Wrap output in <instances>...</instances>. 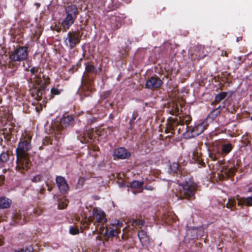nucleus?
<instances>
[{
  "mask_svg": "<svg viewBox=\"0 0 252 252\" xmlns=\"http://www.w3.org/2000/svg\"><path fill=\"white\" fill-rule=\"evenodd\" d=\"M32 136L26 134L24 140L19 143L16 149L17 165L16 169L20 173H24L31 167L32 163L28 151L31 148L30 141Z\"/></svg>",
  "mask_w": 252,
  "mask_h": 252,
  "instance_id": "nucleus-1",
  "label": "nucleus"
},
{
  "mask_svg": "<svg viewBox=\"0 0 252 252\" xmlns=\"http://www.w3.org/2000/svg\"><path fill=\"white\" fill-rule=\"evenodd\" d=\"M28 57V48L26 46H20L9 53V61L7 63L3 60V56L0 59V63L2 65L10 66L9 63L23 62L26 61Z\"/></svg>",
  "mask_w": 252,
  "mask_h": 252,
  "instance_id": "nucleus-2",
  "label": "nucleus"
},
{
  "mask_svg": "<svg viewBox=\"0 0 252 252\" xmlns=\"http://www.w3.org/2000/svg\"><path fill=\"white\" fill-rule=\"evenodd\" d=\"M65 17L62 21V25L63 28V32H65L74 23L79 11L75 4H71L65 7Z\"/></svg>",
  "mask_w": 252,
  "mask_h": 252,
  "instance_id": "nucleus-3",
  "label": "nucleus"
},
{
  "mask_svg": "<svg viewBox=\"0 0 252 252\" xmlns=\"http://www.w3.org/2000/svg\"><path fill=\"white\" fill-rule=\"evenodd\" d=\"M196 189V185L193 182L190 180L186 181L182 184V189L180 190V197L181 198H191Z\"/></svg>",
  "mask_w": 252,
  "mask_h": 252,
  "instance_id": "nucleus-4",
  "label": "nucleus"
},
{
  "mask_svg": "<svg viewBox=\"0 0 252 252\" xmlns=\"http://www.w3.org/2000/svg\"><path fill=\"white\" fill-rule=\"evenodd\" d=\"M109 18L108 24L111 29L113 30H116L119 29L124 23V20L126 18L125 14L119 12H114L113 14H108Z\"/></svg>",
  "mask_w": 252,
  "mask_h": 252,
  "instance_id": "nucleus-5",
  "label": "nucleus"
},
{
  "mask_svg": "<svg viewBox=\"0 0 252 252\" xmlns=\"http://www.w3.org/2000/svg\"><path fill=\"white\" fill-rule=\"evenodd\" d=\"M81 36L78 31L69 32L67 34L66 37L64 38L65 45L70 49L74 48L80 43Z\"/></svg>",
  "mask_w": 252,
  "mask_h": 252,
  "instance_id": "nucleus-6",
  "label": "nucleus"
},
{
  "mask_svg": "<svg viewBox=\"0 0 252 252\" xmlns=\"http://www.w3.org/2000/svg\"><path fill=\"white\" fill-rule=\"evenodd\" d=\"M208 125V123L204 121L194 127H188V129L184 133L185 137L187 138H191L199 135L204 131Z\"/></svg>",
  "mask_w": 252,
  "mask_h": 252,
  "instance_id": "nucleus-7",
  "label": "nucleus"
},
{
  "mask_svg": "<svg viewBox=\"0 0 252 252\" xmlns=\"http://www.w3.org/2000/svg\"><path fill=\"white\" fill-rule=\"evenodd\" d=\"M183 123L181 121V119L179 117V119L171 118L168 120L165 132L167 134H170L167 135L168 137L171 136L174 133V130L176 127L181 125L183 126Z\"/></svg>",
  "mask_w": 252,
  "mask_h": 252,
  "instance_id": "nucleus-8",
  "label": "nucleus"
},
{
  "mask_svg": "<svg viewBox=\"0 0 252 252\" xmlns=\"http://www.w3.org/2000/svg\"><path fill=\"white\" fill-rule=\"evenodd\" d=\"M232 149V145L230 143L224 144L222 145L221 151L217 149L214 150L213 152L210 154V157L214 160H217L220 158L221 154H227L229 153Z\"/></svg>",
  "mask_w": 252,
  "mask_h": 252,
  "instance_id": "nucleus-9",
  "label": "nucleus"
},
{
  "mask_svg": "<svg viewBox=\"0 0 252 252\" xmlns=\"http://www.w3.org/2000/svg\"><path fill=\"white\" fill-rule=\"evenodd\" d=\"M48 83L46 80H34L33 85L37 90L38 96H41L45 93Z\"/></svg>",
  "mask_w": 252,
  "mask_h": 252,
  "instance_id": "nucleus-10",
  "label": "nucleus"
},
{
  "mask_svg": "<svg viewBox=\"0 0 252 252\" xmlns=\"http://www.w3.org/2000/svg\"><path fill=\"white\" fill-rule=\"evenodd\" d=\"M93 219L95 220L94 224L96 227L98 226L96 223H100L103 224L106 221L105 213L101 210L94 208L93 211Z\"/></svg>",
  "mask_w": 252,
  "mask_h": 252,
  "instance_id": "nucleus-11",
  "label": "nucleus"
},
{
  "mask_svg": "<svg viewBox=\"0 0 252 252\" xmlns=\"http://www.w3.org/2000/svg\"><path fill=\"white\" fill-rule=\"evenodd\" d=\"M99 135V131L95 130L94 131V130H91L87 133H85L80 134L78 136V138L82 143H87L91 142V140L94 137H95L96 136H98Z\"/></svg>",
  "mask_w": 252,
  "mask_h": 252,
  "instance_id": "nucleus-12",
  "label": "nucleus"
},
{
  "mask_svg": "<svg viewBox=\"0 0 252 252\" xmlns=\"http://www.w3.org/2000/svg\"><path fill=\"white\" fill-rule=\"evenodd\" d=\"M120 231V228H111L109 230L108 228L104 226H100L99 227V232L101 234L108 237L115 236L118 234Z\"/></svg>",
  "mask_w": 252,
  "mask_h": 252,
  "instance_id": "nucleus-13",
  "label": "nucleus"
},
{
  "mask_svg": "<svg viewBox=\"0 0 252 252\" xmlns=\"http://www.w3.org/2000/svg\"><path fill=\"white\" fill-rule=\"evenodd\" d=\"M56 182L61 192L65 193L68 191V185L64 178L62 176H58L56 179Z\"/></svg>",
  "mask_w": 252,
  "mask_h": 252,
  "instance_id": "nucleus-14",
  "label": "nucleus"
},
{
  "mask_svg": "<svg viewBox=\"0 0 252 252\" xmlns=\"http://www.w3.org/2000/svg\"><path fill=\"white\" fill-rule=\"evenodd\" d=\"M130 156L129 153L124 148H119L116 149L114 152V158H117L118 159H125Z\"/></svg>",
  "mask_w": 252,
  "mask_h": 252,
  "instance_id": "nucleus-15",
  "label": "nucleus"
},
{
  "mask_svg": "<svg viewBox=\"0 0 252 252\" xmlns=\"http://www.w3.org/2000/svg\"><path fill=\"white\" fill-rule=\"evenodd\" d=\"M85 70L84 74L86 77H89L91 75H96L97 70L96 67L92 64H85Z\"/></svg>",
  "mask_w": 252,
  "mask_h": 252,
  "instance_id": "nucleus-16",
  "label": "nucleus"
},
{
  "mask_svg": "<svg viewBox=\"0 0 252 252\" xmlns=\"http://www.w3.org/2000/svg\"><path fill=\"white\" fill-rule=\"evenodd\" d=\"M221 112V108L220 107H218L215 110L211 111L207 116L206 119L204 120L205 122H206L208 123V125L212 122L213 121L220 115Z\"/></svg>",
  "mask_w": 252,
  "mask_h": 252,
  "instance_id": "nucleus-17",
  "label": "nucleus"
},
{
  "mask_svg": "<svg viewBox=\"0 0 252 252\" xmlns=\"http://www.w3.org/2000/svg\"><path fill=\"white\" fill-rule=\"evenodd\" d=\"M162 84L161 80H147L146 87L148 89H155L159 87Z\"/></svg>",
  "mask_w": 252,
  "mask_h": 252,
  "instance_id": "nucleus-18",
  "label": "nucleus"
},
{
  "mask_svg": "<svg viewBox=\"0 0 252 252\" xmlns=\"http://www.w3.org/2000/svg\"><path fill=\"white\" fill-rule=\"evenodd\" d=\"M122 3L118 0H111L105 8V11L109 12L121 7Z\"/></svg>",
  "mask_w": 252,
  "mask_h": 252,
  "instance_id": "nucleus-19",
  "label": "nucleus"
},
{
  "mask_svg": "<svg viewBox=\"0 0 252 252\" xmlns=\"http://www.w3.org/2000/svg\"><path fill=\"white\" fill-rule=\"evenodd\" d=\"M235 171V169L230 168H228L225 166H223L220 171V173L222 176V178L226 176H231L233 175Z\"/></svg>",
  "mask_w": 252,
  "mask_h": 252,
  "instance_id": "nucleus-20",
  "label": "nucleus"
},
{
  "mask_svg": "<svg viewBox=\"0 0 252 252\" xmlns=\"http://www.w3.org/2000/svg\"><path fill=\"white\" fill-rule=\"evenodd\" d=\"M73 121V118L71 116L63 118L60 121V125L62 128L66 127L71 125Z\"/></svg>",
  "mask_w": 252,
  "mask_h": 252,
  "instance_id": "nucleus-21",
  "label": "nucleus"
},
{
  "mask_svg": "<svg viewBox=\"0 0 252 252\" xmlns=\"http://www.w3.org/2000/svg\"><path fill=\"white\" fill-rule=\"evenodd\" d=\"M138 236L142 245H146L149 242V237L147 233L143 230L139 231Z\"/></svg>",
  "mask_w": 252,
  "mask_h": 252,
  "instance_id": "nucleus-22",
  "label": "nucleus"
},
{
  "mask_svg": "<svg viewBox=\"0 0 252 252\" xmlns=\"http://www.w3.org/2000/svg\"><path fill=\"white\" fill-rule=\"evenodd\" d=\"M11 204V201L6 197H0V208H9Z\"/></svg>",
  "mask_w": 252,
  "mask_h": 252,
  "instance_id": "nucleus-23",
  "label": "nucleus"
},
{
  "mask_svg": "<svg viewBox=\"0 0 252 252\" xmlns=\"http://www.w3.org/2000/svg\"><path fill=\"white\" fill-rule=\"evenodd\" d=\"M168 97L170 100L173 102H175L177 100L179 96H178V91L176 89H173L170 92H168Z\"/></svg>",
  "mask_w": 252,
  "mask_h": 252,
  "instance_id": "nucleus-24",
  "label": "nucleus"
},
{
  "mask_svg": "<svg viewBox=\"0 0 252 252\" xmlns=\"http://www.w3.org/2000/svg\"><path fill=\"white\" fill-rule=\"evenodd\" d=\"M236 198H230L228 199V202L226 204L225 206L227 208L230 209L231 211H234L236 209Z\"/></svg>",
  "mask_w": 252,
  "mask_h": 252,
  "instance_id": "nucleus-25",
  "label": "nucleus"
},
{
  "mask_svg": "<svg viewBox=\"0 0 252 252\" xmlns=\"http://www.w3.org/2000/svg\"><path fill=\"white\" fill-rule=\"evenodd\" d=\"M228 94H229V97L231 95V94L225 92H221L220 94H218L215 96V101L217 102H220L222 100L224 99Z\"/></svg>",
  "mask_w": 252,
  "mask_h": 252,
  "instance_id": "nucleus-26",
  "label": "nucleus"
},
{
  "mask_svg": "<svg viewBox=\"0 0 252 252\" xmlns=\"http://www.w3.org/2000/svg\"><path fill=\"white\" fill-rule=\"evenodd\" d=\"M25 217H22L20 214H16L14 217V221L19 224H23L26 220H25Z\"/></svg>",
  "mask_w": 252,
  "mask_h": 252,
  "instance_id": "nucleus-27",
  "label": "nucleus"
},
{
  "mask_svg": "<svg viewBox=\"0 0 252 252\" xmlns=\"http://www.w3.org/2000/svg\"><path fill=\"white\" fill-rule=\"evenodd\" d=\"M106 0H94L95 4L98 8L102 9L104 8L105 11V7H107L106 5Z\"/></svg>",
  "mask_w": 252,
  "mask_h": 252,
  "instance_id": "nucleus-28",
  "label": "nucleus"
},
{
  "mask_svg": "<svg viewBox=\"0 0 252 252\" xmlns=\"http://www.w3.org/2000/svg\"><path fill=\"white\" fill-rule=\"evenodd\" d=\"M68 201L65 198H61L59 200L58 208L60 209H64L68 205Z\"/></svg>",
  "mask_w": 252,
  "mask_h": 252,
  "instance_id": "nucleus-29",
  "label": "nucleus"
},
{
  "mask_svg": "<svg viewBox=\"0 0 252 252\" xmlns=\"http://www.w3.org/2000/svg\"><path fill=\"white\" fill-rule=\"evenodd\" d=\"M143 182L137 181H133L130 184V186L132 188L134 189H141L143 185Z\"/></svg>",
  "mask_w": 252,
  "mask_h": 252,
  "instance_id": "nucleus-30",
  "label": "nucleus"
},
{
  "mask_svg": "<svg viewBox=\"0 0 252 252\" xmlns=\"http://www.w3.org/2000/svg\"><path fill=\"white\" fill-rule=\"evenodd\" d=\"M39 68L38 67H33L30 69V72L32 75H35V77L33 79H41L40 76H37L38 73H40V71H39Z\"/></svg>",
  "mask_w": 252,
  "mask_h": 252,
  "instance_id": "nucleus-31",
  "label": "nucleus"
},
{
  "mask_svg": "<svg viewBox=\"0 0 252 252\" xmlns=\"http://www.w3.org/2000/svg\"><path fill=\"white\" fill-rule=\"evenodd\" d=\"M9 158V154L6 152L2 153L0 155V161L2 162H7Z\"/></svg>",
  "mask_w": 252,
  "mask_h": 252,
  "instance_id": "nucleus-32",
  "label": "nucleus"
},
{
  "mask_svg": "<svg viewBox=\"0 0 252 252\" xmlns=\"http://www.w3.org/2000/svg\"><path fill=\"white\" fill-rule=\"evenodd\" d=\"M236 200L237 201V205L238 206L243 207V205H246L247 198L237 197Z\"/></svg>",
  "mask_w": 252,
  "mask_h": 252,
  "instance_id": "nucleus-33",
  "label": "nucleus"
},
{
  "mask_svg": "<svg viewBox=\"0 0 252 252\" xmlns=\"http://www.w3.org/2000/svg\"><path fill=\"white\" fill-rule=\"evenodd\" d=\"M82 59H80L78 62L75 65H73L69 70V71L73 73L75 71H77L78 68L81 66V61Z\"/></svg>",
  "mask_w": 252,
  "mask_h": 252,
  "instance_id": "nucleus-34",
  "label": "nucleus"
},
{
  "mask_svg": "<svg viewBox=\"0 0 252 252\" xmlns=\"http://www.w3.org/2000/svg\"><path fill=\"white\" fill-rule=\"evenodd\" d=\"M130 223L132 225H141L143 226L144 225V221L142 220H136L134 219H132L130 220Z\"/></svg>",
  "mask_w": 252,
  "mask_h": 252,
  "instance_id": "nucleus-35",
  "label": "nucleus"
},
{
  "mask_svg": "<svg viewBox=\"0 0 252 252\" xmlns=\"http://www.w3.org/2000/svg\"><path fill=\"white\" fill-rule=\"evenodd\" d=\"M170 169L173 173L176 172L179 170L178 164L176 162H173L170 165Z\"/></svg>",
  "mask_w": 252,
  "mask_h": 252,
  "instance_id": "nucleus-36",
  "label": "nucleus"
},
{
  "mask_svg": "<svg viewBox=\"0 0 252 252\" xmlns=\"http://www.w3.org/2000/svg\"><path fill=\"white\" fill-rule=\"evenodd\" d=\"M33 249L31 246L23 248L16 251V252H33Z\"/></svg>",
  "mask_w": 252,
  "mask_h": 252,
  "instance_id": "nucleus-37",
  "label": "nucleus"
},
{
  "mask_svg": "<svg viewBox=\"0 0 252 252\" xmlns=\"http://www.w3.org/2000/svg\"><path fill=\"white\" fill-rule=\"evenodd\" d=\"M111 225L116 228H120L123 225V223L120 222L119 220H116L111 222Z\"/></svg>",
  "mask_w": 252,
  "mask_h": 252,
  "instance_id": "nucleus-38",
  "label": "nucleus"
},
{
  "mask_svg": "<svg viewBox=\"0 0 252 252\" xmlns=\"http://www.w3.org/2000/svg\"><path fill=\"white\" fill-rule=\"evenodd\" d=\"M86 179L84 177H80L78 179L77 187L78 188H81L83 187L84 184Z\"/></svg>",
  "mask_w": 252,
  "mask_h": 252,
  "instance_id": "nucleus-39",
  "label": "nucleus"
},
{
  "mask_svg": "<svg viewBox=\"0 0 252 252\" xmlns=\"http://www.w3.org/2000/svg\"><path fill=\"white\" fill-rule=\"evenodd\" d=\"M138 116V113L137 111H134L132 113V116L131 119L130 120L129 124L130 126H132L133 124V122L136 119L137 116Z\"/></svg>",
  "mask_w": 252,
  "mask_h": 252,
  "instance_id": "nucleus-40",
  "label": "nucleus"
},
{
  "mask_svg": "<svg viewBox=\"0 0 252 252\" xmlns=\"http://www.w3.org/2000/svg\"><path fill=\"white\" fill-rule=\"evenodd\" d=\"M69 232L72 235H75L79 233V230L77 228L72 227L70 228Z\"/></svg>",
  "mask_w": 252,
  "mask_h": 252,
  "instance_id": "nucleus-41",
  "label": "nucleus"
},
{
  "mask_svg": "<svg viewBox=\"0 0 252 252\" xmlns=\"http://www.w3.org/2000/svg\"><path fill=\"white\" fill-rule=\"evenodd\" d=\"M200 156V154L198 153V152H194L193 153V158L195 160L199 161Z\"/></svg>",
  "mask_w": 252,
  "mask_h": 252,
  "instance_id": "nucleus-42",
  "label": "nucleus"
},
{
  "mask_svg": "<svg viewBox=\"0 0 252 252\" xmlns=\"http://www.w3.org/2000/svg\"><path fill=\"white\" fill-rule=\"evenodd\" d=\"M51 93L52 95H58L60 94V91L57 89L52 88L51 90Z\"/></svg>",
  "mask_w": 252,
  "mask_h": 252,
  "instance_id": "nucleus-43",
  "label": "nucleus"
},
{
  "mask_svg": "<svg viewBox=\"0 0 252 252\" xmlns=\"http://www.w3.org/2000/svg\"><path fill=\"white\" fill-rule=\"evenodd\" d=\"M246 205L248 206H252V196L247 198Z\"/></svg>",
  "mask_w": 252,
  "mask_h": 252,
  "instance_id": "nucleus-44",
  "label": "nucleus"
},
{
  "mask_svg": "<svg viewBox=\"0 0 252 252\" xmlns=\"http://www.w3.org/2000/svg\"><path fill=\"white\" fill-rule=\"evenodd\" d=\"M54 30L55 31H56L58 32H60L61 31L63 32V27L62 25L60 26L56 25L55 27L54 28Z\"/></svg>",
  "mask_w": 252,
  "mask_h": 252,
  "instance_id": "nucleus-45",
  "label": "nucleus"
},
{
  "mask_svg": "<svg viewBox=\"0 0 252 252\" xmlns=\"http://www.w3.org/2000/svg\"><path fill=\"white\" fill-rule=\"evenodd\" d=\"M41 180V177L39 175L36 176L32 179L33 182H39Z\"/></svg>",
  "mask_w": 252,
  "mask_h": 252,
  "instance_id": "nucleus-46",
  "label": "nucleus"
},
{
  "mask_svg": "<svg viewBox=\"0 0 252 252\" xmlns=\"http://www.w3.org/2000/svg\"><path fill=\"white\" fill-rule=\"evenodd\" d=\"M181 121L182 122H183V125L184 123H185L186 124V125L188 126L189 124L190 120L189 118H188V119L186 120L185 122L183 121V120H181Z\"/></svg>",
  "mask_w": 252,
  "mask_h": 252,
  "instance_id": "nucleus-47",
  "label": "nucleus"
},
{
  "mask_svg": "<svg viewBox=\"0 0 252 252\" xmlns=\"http://www.w3.org/2000/svg\"><path fill=\"white\" fill-rule=\"evenodd\" d=\"M201 58V57H200V56H197V57H193V55H192V57H191V59H192V60H199Z\"/></svg>",
  "mask_w": 252,
  "mask_h": 252,
  "instance_id": "nucleus-48",
  "label": "nucleus"
},
{
  "mask_svg": "<svg viewBox=\"0 0 252 252\" xmlns=\"http://www.w3.org/2000/svg\"><path fill=\"white\" fill-rule=\"evenodd\" d=\"M88 80H85V79L82 80V81H81L82 85H86V82H87V81Z\"/></svg>",
  "mask_w": 252,
  "mask_h": 252,
  "instance_id": "nucleus-49",
  "label": "nucleus"
},
{
  "mask_svg": "<svg viewBox=\"0 0 252 252\" xmlns=\"http://www.w3.org/2000/svg\"><path fill=\"white\" fill-rule=\"evenodd\" d=\"M123 1H125L126 3L128 4L131 2V0H122Z\"/></svg>",
  "mask_w": 252,
  "mask_h": 252,
  "instance_id": "nucleus-50",
  "label": "nucleus"
},
{
  "mask_svg": "<svg viewBox=\"0 0 252 252\" xmlns=\"http://www.w3.org/2000/svg\"><path fill=\"white\" fill-rule=\"evenodd\" d=\"M3 179V177L2 176H0V185H1L2 184V181Z\"/></svg>",
  "mask_w": 252,
  "mask_h": 252,
  "instance_id": "nucleus-51",
  "label": "nucleus"
},
{
  "mask_svg": "<svg viewBox=\"0 0 252 252\" xmlns=\"http://www.w3.org/2000/svg\"><path fill=\"white\" fill-rule=\"evenodd\" d=\"M93 219H92V218H91V217H89V218H88V221H89V223L90 222L93 221Z\"/></svg>",
  "mask_w": 252,
  "mask_h": 252,
  "instance_id": "nucleus-52",
  "label": "nucleus"
},
{
  "mask_svg": "<svg viewBox=\"0 0 252 252\" xmlns=\"http://www.w3.org/2000/svg\"><path fill=\"white\" fill-rule=\"evenodd\" d=\"M3 241L1 238H0V246H1L3 245Z\"/></svg>",
  "mask_w": 252,
  "mask_h": 252,
  "instance_id": "nucleus-53",
  "label": "nucleus"
},
{
  "mask_svg": "<svg viewBox=\"0 0 252 252\" xmlns=\"http://www.w3.org/2000/svg\"><path fill=\"white\" fill-rule=\"evenodd\" d=\"M145 189H146L151 190L153 189L151 187H146Z\"/></svg>",
  "mask_w": 252,
  "mask_h": 252,
  "instance_id": "nucleus-54",
  "label": "nucleus"
},
{
  "mask_svg": "<svg viewBox=\"0 0 252 252\" xmlns=\"http://www.w3.org/2000/svg\"><path fill=\"white\" fill-rule=\"evenodd\" d=\"M150 79H159V78L158 77H153V76H152V77H150Z\"/></svg>",
  "mask_w": 252,
  "mask_h": 252,
  "instance_id": "nucleus-55",
  "label": "nucleus"
},
{
  "mask_svg": "<svg viewBox=\"0 0 252 252\" xmlns=\"http://www.w3.org/2000/svg\"><path fill=\"white\" fill-rule=\"evenodd\" d=\"M248 191L250 192H252V187L250 188Z\"/></svg>",
  "mask_w": 252,
  "mask_h": 252,
  "instance_id": "nucleus-56",
  "label": "nucleus"
},
{
  "mask_svg": "<svg viewBox=\"0 0 252 252\" xmlns=\"http://www.w3.org/2000/svg\"><path fill=\"white\" fill-rule=\"evenodd\" d=\"M98 149V147H94V148H93V150H94V151H96L97 150V149Z\"/></svg>",
  "mask_w": 252,
  "mask_h": 252,
  "instance_id": "nucleus-57",
  "label": "nucleus"
},
{
  "mask_svg": "<svg viewBox=\"0 0 252 252\" xmlns=\"http://www.w3.org/2000/svg\"><path fill=\"white\" fill-rule=\"evenodd\" d=\"M181 127H179L178 129V133H179L180 131L181 130Z\"/></svg>",
  "mask_w": 252,
  "mask_h": 252,
  "instance_id": "nucleus-58",
  "label": "nucleus"
},
{
  "mask_svg": "<svg viewBox=\"0 0 252 252\" xmlns=\"http://www.w3.org/2000/svg\"><path fill=\"white\" fill-rule=\"evenodd\" d=\"M240 38L239 37H237V41L238 42L239 40H240Z\"/></svg>",
  "mask_w": 252,
  "mask_h": 252,
  "instance_id": "nucleus-59",
  "label": "nucleus"
},
{
  "mask_svg": "<svg viewBox=\"0 0 252 252\" xmlns=\"http://www.w3.org/2000/svg\"><path fill=\"white\" fill-rule=\"evenodd\" d=\"M101 68H101V66H100V67H99V69L100 71L101 70Z\"/></svg>",
  "mask_w": 252,
  "mask_h": 252,
  "instance_id": "nucleus-60",
  "label": "nucleus"
},
{
  "mask_svg": "<svg viewBox=\"0 0 252 252\" xmlns=\"http://www.w3.org/2000/svg\"><path fill=\"white\" fill-rule=\"evenodd\" d=\"M43 79H50V78H49V77H47V78H43Z\"/></svg>",
  "mask_w": 252,
  "mask_h": 252,
  "instance_id": "nucleus-61",
  "label": "nucleus"
},
{
  "mask_svg": "<svg viewBox=\"0 0 252 252\" xmlns=\"http://www.w3.org/2000/svg\"><path fill=\"white\" fill-rule=\"evenodd\" d=\"M84 79V75H83L82 77V79Z\"/></svg>",
  "mask_w": 252,
  "mask_h": 252,
  "instance_id": "nucleus-62",
  "label": "nucleus"
},
{
  "mask_svg": "<svg viewBox=\"0 0 252 252\" xmlns=\"http://www.w3.org/2000/svg\"><path fill=\"white\" fill-rule=\"evenodd\" d=\"M83 57L85 56V53H83Z\"/></svg>",
  "mask_w": 252,
  "mask_h": 252,
  "instance_id": "nucleus-63",
  "label": "nucleus"
},
{
  "mask_svg": "<svg viewBox=\"0 0 252 252\" xmlns=\"http://www.w3.org/2000/svg\"><path fill=\"white\" fill-rule=\"evenodd\" d=\"M251 76L252 78V73L251 74Z\"/></svg>",
  "mask_w": 252,
  "mask_h": 252,
  "instance_id": "nucleus-64",
  "label": "nucleus"
}]
</instances>
